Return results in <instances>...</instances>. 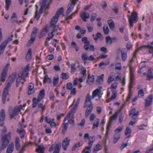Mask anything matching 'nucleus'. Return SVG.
<instances>
[{
  "label": "nucleus",
  "instance_id": "nucleus-1",
  "mask_svg": "<svg viewBox=\"0 0 153 153\" xmlns=\"http://www.w3.org/2000/svg\"><path fill=\"white\" fill-rule=\"evenodd\" d=\"M42 2L41 4H42L39 13H38V7L37 5H36V10L35 13V18L38 20L39 19L41 15L43 13L44 8L47 9L49 4L52 3L53 0H42Z\"/></svg>",
  "mask_w": 153,
  "mask_h": 153
},
{
  "label": "nucleus",
  "instance_id": "nucleus-2",
  "mask_svg": "<svg viewBox=\"0 0 153 153\" xmlns=\"http://www.w3.org/2000/svg\"><path fill=\"white\" fill-rule=\"evenodd\" d=\"M11 135V132H10L2 136L1 140V145L0 147V153L7 148L10 143Z\"/></svg>",
  "mask_w": 153,
  "mask_h": 153
},
{
  "label": "nucleus",
  "instance_id": "nucleus-3",
  "mask_svg": "<svg viewBox=\"0 0 153 153\" xmlns=\"http://www.w3.org/2000/svg\"><path fill=\"white\" fill-rule=\"evenodd\" d=\"M129 18L128 19L129 26L131 29V27L134 26V24L136 23L138 19L137 14L136 12H133L130 16H129Z\"/></svg>",
  "mask_w": 153,
  "mask_h": 153
},
{
  "label": "nucleus",
  "instance_id": "nucleus-4",
  "mask_svg": "<svg viewBox=\"0 0 153 153\" xmlns=\"http://www.w3.org/2000/svg\"><path fill=\"white\" fill-rule=\"evenodd\" d=\"M63 12L64 9L63 7H61L59 9L57 10L55 16H53L51 19L50 23V25H53L56 24L58 20L59 16L63 13Z\"/></svg>",
  "mask_w": 153,
  "mask_h": 153
},
{
  "label": "nucleus",
  "instance_id": "nucleus-5",
  "mask_svg": "<svg viewBox=\"0 0 153 153\" xmlns=\"http://www.w3.org/2000/svg\"><path fill=\"white\" fill-rule=\"evenodd\" d=\"M9 65V64L7 63L2 71L0 77V81L1 82H4L5 81L6 77L8 71V66Z\"/></svg>",
  "mask_w": 153,
  "mask_h": 153
},
{
  "label": "nucleus",
  "instance_id": "nucleus-6",
  "mask_svg": "<svg viewBox=\"0 0 153 153\" xmlns=\"http://www.w3.org/2000/svg\"><path fill=\"white\" fill-rule=\"evenodd\" d=\"M121 51V58L123 61H126L127 57V51L125 48H123L121 50L120 49H118L117 51V54L119 52Z\"/></svg>",
  "mask_w": 153,
  "mask_h": 153
},
{
  "label": "nucleus",
  "instance_id": "nucleus-7",
  "mask_svg": "<svg viewBox=\"0 0 153 153\" xmlns=\"http://www.w3.org/2000/svg\"><path fill=\"white\" fill-rule=\"evenodd\" d=\"M148 48L149 49V53H152V48L151 45V42L148 45H144L141 46L135 51V53H137L139 50H141L143 49Z\"/></svg>",
  "mask_w": 153,
  "mask_h": 153
},
{
  "label": "nucleus",
  "instance_id": "nucleus-8",
  "mask_svg": "<svg viewBox=\"0 0 153 153\" xmlns=\"http://www.w3.org/2000/svg\"><path fill=\"white\" fill-rule=\"evenodd\" d=\"M21 108V107L19 106L15 107L13 111L10 113V115L11 118H13L17 115L19 112L20 111Z\"/></svg>",
  "mask_w": 153,
  "mask_h": 153
},
{
  "label": "nucleus",
  "instance_id": "nucleus-9",
  "mask_svg": "<svg viewBox=\"0 0 153 153\" xmlns=\"http://www.w3.org/2000/svg\"><path fill=\"white\" fill-rule=\"evenodd\" d=\"M5 117V111L2 109L0 112V125L1 126H4V120Z\"/></svg>",
  "mask_w": 153,
  "mask_h": 153
},
{
  "label": "nucleus",
  "instance_id": "nucleus-10",
  "mask_svg": "<svg viewBox=\"0 0 153 153\" xmlns=\"http://www.w3.org/2000/svg\"><path fill=\"white\" fill-rule=\"evenodd\" d=\"M70 140L68 137H67L64 140L62 143V146L64 150H66L67 147L69 145Z\"/></svg>",
  "mask_w": 153,
  "mask_h": 153
},
{
  "label": "nucleus",
  "instance_id": "nucleus-11",
  "mask_svg": "<svg viewBox=\"0 0 153 153\" xmlns=\"http://www.w3.org/2000/svg\"><path fill=\"white\" fill-rule=\"evenodd\" d=\"M152 95H149L145 100V103L146 107H149L152 103Z\"/></svg>",
  "mask_w": 153,
  "mask_h": 153
},
{
  "label": "nucleus",
  "instance_id": "nucleus-12",
  "mask_svg": "<svg viewBox=\"0 0 153 153\" xmlns=\"http://www.w3.org/2000/svg\"><path fill=\"white\" fill-rule=\"evenodd\" d=\"M35 92V90L34 89V85L32 83H30L28 85V94L30 95Z\"/></svg>",
  "mask_w": 153,
  "mask_h": 153
},
{
  "label": "nucleus",
  "instance_id": "nucleus-13",
  "mask_svg": "<svg viewBox=\"0 0 153 153\" xmlns=\"http://www.w3.org/2000/svg\"><path fill=\"white\" fill-rule=\"evenodd\" d=\"M80 17L83 21L86 22V19L90 18V15L89 13L82 12L80 14Z\"/></svg>",
  "mask_w": 153,
  "mask_h": 153
},
{
  "label": "nucleus",
  "instance_id": "nucleus-14",
  "mask_svg": "<svg viewBox=\"0 0 153 153\" xmlns=\"http://www.w3.org/2000/svg\"><path fill=\"white\" fill-rule=\"evenodd\" d=\"M133 82L130 81L129 85V92L128 97L126 100V102H128V100L130 99L131 96V88L132 87V85L133 84Z\"/></svg>",
  "mask_w": 153,
  "mask_h": 153
},
{
  "label": "nucleus",
  "instance_id": "nucleus-15",
  "mask_svg": "<svg viewBox=\"0 0 153 153\" xmlns=\"http://www.w3.org/2000/svg\"><path fill=\"white\" fill-rule=\"evenodd\" d=\"M17 132L20 134L21 138L22 139H23L26 134L25 130L22 128H18L17 129Z\"/></svg>",
  "mask_w": 153,
  "mask_h": 153
},
{
  "label": "nucleus",
  "instance_id": "nucleus-16",
  "mask_svg": "<svg viewBox=\"0 0 153 153\" xmlns=\"http://www.w3.org/2000/svg\"><path fill=\"white\" fill-rule=\"evenodd\" d=\"M77 107L78 106H76V105H75L74 106L73 108L71 109V110L67 115L66 118L64 120L65 121L66 120H68V119L70 118L71 114L73 112H75V111L77 109Z\"/></svg>",
  "mask_w": 153,
  "mask_h": 153
},
{
  "label": "nucleus",
  "instance_id": "nucleus-17",
  "mask_svg": "<svg viewBox=\"0 0 153 153\" xmlns=\"http://www.w3.org/2000/svg\"><path fill=\"white\" fill-rule=\"evenodd\" d=\"M86 70L85 68H83V70L82 71L81 73L82 76L79 78V80L80 82H82L84 80L86 77Z\"/></svg>",
  "mask_w": 153,
  "mask_h": 153
},
{
  "label": "nucleus",
  "instance_id": "nucleus-18",
  "mask_svg": "<svg viewBox=\"0 0 153 153\" xmlns=\"http://www.w3.org/2000/svg\"><path fill=\"white\" fill-rule=\"evenodd\" d=\"M8 147L6 150V153H12L14 149V144L13 142L8 145Z\"/></svg>",
  "mask_w": 153,
  "mask_h": 153
},
{
  "label": "nucleus",
  "instance_id": "nucleus-19",
  "mask_svg": "<svg viewBox=\"0 0 153 153\" xmlns=\"http://www.w3.org/2000/svg\"><path fill=\"white\" fill-rule=\"evenodd\" d=\"M119 113V112H118L117 111L111 117L110 120L108 125V127L111 125L112 120H116L117 118V115Z\"/></svg>",
  "mask_w": 153,
  "mask_h": 153
},
{
  "label": "nucleus",
  "instance_id": "nucleus-20",
  "mask_svg": "<svg viewBox=\"0 0 153 153\" xmlns=\"http://www.w3.org/2000/svg\"><path fill=\"white\" fill-rule=\"evenodd\" d=\"M91 97L90 94H88L86 97L85 102L84 105V108H85L88 105V102L91 103Z\"/></svg>",
  "mask_w": 153,
  "mask_h": 153
},
{
  "label": "nucleus",
  "instance_id": "nucleus-21",
  "mask_svg": "<svg viewBox=\"0 0 153 153\" xmlns=\"http://www.w3.org/2000/svg\"><path fill=\"white\" fill-rule=\"evenodd\" d=\"M17 18V14L15 13H13L12 14L11 18V22L12 24L18 23V20Z\"/></svg>",
  "mask_w": 153,
  "mask_h": 153
},
{
  "label": "nucleus",
  "instance_id": "nucleus-22",
  "mask_svg": "<svg viewBox=\"0 0 153 153\" xmlns=\"http://www.w3.org/2000/svg\"><path fill=\"white\" fill-rule=\"evenodd\" d=\"M29 65V64H28L25 68L22 74V76H23L25 74V77H27V76L28 74V72H29L30 70Z\"/></svg>",
  "mask_w": 153,
  "mask_h": 153
},
{
  "label": "nucleus",
  "instance_id": "nucleus-23",
  "mask_svg": "<svg viewBox=\"0 0 153 153\" xmlns=\"http://www.w3.org/2000/svg\"><path fill=\"white\" fill-rule=\"evenodd\" d=\"M16 74H17L16 73H14L11 75L10 76L7 82H8L12 84L15 80Z\"/></svg>",
  "mask_w": 153,
  "mask_h": 153
},
{
  "label": "nucleus",
  "instance_id": "nucleus-24",
  "mask_svg": "<svg viewBox=\"0 0 153 153\" xmlns=\"http://www.w3.org/2000/svg\"><path fill=\"white\" fill-rule=\"evenodd\" d=\"M104 77V74H102L100 76H98L96 81L97 84L98 85L102 84L103 82Z\"/></svg>",
  "mask_w": 153,
  "mask_h": 153
},
{
  "label": "nucleus",
  "instance_id": "nucleus-25",
  "mask_svg": "<svg viewBox=\"0 0 153 153\" xmlns=\"http://www.w3.org/2000/svg\"><path fill=\"white\" fill-rule=\"evenodd\" d=\"M115 78V73H111L108 76L107 82L108 84L111 83L114 80Z\"/></svg>",
  "mask_w": 153,
  "mask_h": 153
},
{
  "label": "nucleus",
  "instance_id": "nucleus-26",
  "mask_svg": "<svg viewBox=\"0 0 153 153\" xmlns=\"http://www.w3.org/2000/svg\"><path fill=\"white\" fill-rule=\"evenodd\" d=\"M21 146L20 139L19 137H16L15 141V148L16 150H18Z\"/></svg>",
  "mask_w": 153,
  "mask_h": 153
},
{
  "label": "nucleus",
  "instance_id": "nucleus-27",
  "mask_svg": "<svg viewBox=\"0 0 153 153\" xmlns=\"http://www.w3.org/2000/svg\"><path fill=\"white\" fill-rule=\"evenodd\" d=\"M45 149L44 146L42 145H39L38 148L36 150V152L38 153H44Z\"/></svg>",
  "mask_w": 153,
  "mask_h": 153
},
{
  "label": "nucleus",
  "instance_id": "nucleus-28",
  "mask_svg": "<svg viewBox=\"0 0 153 153\" xmlns=\"http://www.w3.org/2000/svg\"><path fill=\"white\" fill-rule=\"evenodd\" d=\"M93 104H91L90 105H89L88 107H87L85 112V116L86 117L88 116L92 111L93 108Z\"/></svg>",
  "mask_w": 153,
  "mask_h": 153
},
{
  "label": "nucleus",
  "instance_id": "nucleus-29",
  "mask_svg": "<svg viewBox=\"0 0 153 153\" xmlns=\"http://www.w3.org/2000/svg\"><path fill=\"white\" fill-rule=\"evenodd\" d=\"M100 91V90L98 89H97L94 90L92 93V98L94 99L97 96L99 95Z\"/></svg>",
  "mask_w": 153,
  "mask_h": 153
},
{
  "label": "nucleus",
  "instance_id": "nucleus-30",
  "mask_svg": "<svg viewBox=\"0 0 153 153\" xmlns=\"http://www.w3.org/2000/svg\"><path fill=\"white\" fill-rule=\"evenodd\" d=\"M7 95H8V92H7V91H3L2 98V101L3 104L5 103Z\"/></svg>",
  "mask_w": 153,
  "mask_h": 153
},
{
  "label": "nucleus",
  "instance_id": "nucleus-31",
  "mask_svg": "<svg viewBox=\"0 0 153 153\" xmlns=\"http://www.w3.org/2000/svg\"><path fill=\"white\" fill-rule=\"evenodd\" d=\"M52 82V80L51 79L49 78L48 75H46L45 76L43 80L44 83H48L50 84Z\"/></svg>",
  "mask_w": 153,
  "mask_h": 153
},
{
  "label": "nucleus",
  "instance_id": "nucleus-32",
  "mask_svg": "<svg viewBox=\"0 0 153 153\" xmlns=\"http://www.w3.org/2000/svg\"><path fill=\"white\" fill-rule=\"evenodd\" d=\"M92 36L93 39L96 41H97L99 39H101L102 37V34L99 32L97 33L95 35L93 34Z\"/></svg>",
  "mask_w": 153,
  "mask_h": 153
},
{
  "label": "nucleus",
  "instance_id": "nucleus-33",
  "mask_svg": "<svg viewBox=\"0 0 153 153\" xmlns=\"http://www.w3.org/2000/svg\"><path fill=\"white\" fill-rule=\"evenodd\" d=\"M100 120L98 119H97L95 120L93 123V126L92 127L93 129H94L95 128H97L98 127L100 123Z\"/></svg>",
  "mask_w": 153,
  "mask_h": 153
},
{
  "label": "nucleus",
  "instance_id": "nucleus-34",
  "mask_svg": "<svg viewBox=\"0 0 153 153\" xmlns=\"http://www.w3.org/2000/svg\"><path fill=\"white\" fill-rule=\"evenodd\" d=\"M45 90L44 89H41L39 93L38 97L41 98V99H43L45 97Z\"/></svg>",
  "mask_w": 153,
  "mask_h": 153
},
{
  "label": "nucleus",
  "instance_id": "nucleus-35",
  "mask_svg": "<svg viewBox=\"0 0 153 153\" xmlns=\"http://www.w3.org/2000/svg\"><path fill=\"white\" fill-rule=\"evenodd\" d=\"M94 75L90 76H88V79L87 81V82L89 84H91L94 81Z\"/></svg>",
  "mask_w": 153,
  "mask_h": 153
},
{
  "label": "nucleus",
  "instance_id": "nucleus-36",
  "mask_svg": "<svg viewBox=\"0 0 153 153\" xmlns=\"http://www.w3.org/2000/svg\"><path fill=\"white\" fill-rule=\"evenodd\" d=\"M59 80V77L57 75H55L53 78V85L54 86H56L58 83Z\"/></svg>",
  "mask_w": 153,
  "mask_h": 153
},
{
  "label": "nucleus",
  "instance_id": "nucleus-37",
  "mask_svg": "<svg viewBox=\"0 0 153 153\" xmlns=\"http://www.w3.org/2000/svg\"><path fill=\"white\" fill-rule=\"evenodd\" d=\"M18 77L16 78V87H18L19 86L21 82V80L23 77V76H22V75L21 76L19 75H18Z\"/></svg>",
  "mask_w": 153,
  "mask_h": 153
},
{
  "label": "nucleus",
  "instance_id": "nucleus-38",
  "mask_svg": "<svg viewBox=\"0 0 153 153\" xmlns=\"http://www.w3.org/2000/svg\"><path fill=\"white\" fill-rule=\"evenodd\" d=\"M120 137V134H115L113 140V143L114 144H116Z\"/></svg>",
  "mask_w": 153,
  "mask_h": 153
},
{
  "label": "nucleus",
  "instance_id": "nucleus-39",
  "mask_svg": "<svg viewBox=\"0 0 153 153\" xmlns=\"http://www.w3.org/2000/svg\"><path fill=\"white\" fill-rule=\"evenodd\" d=\"M5 8L6 10H8L9 9V7L11 3V0H5Z\"/></svg>",
  "mask_w": 153,
  "mask_h": 153
},
{
  "label": "nucleus",
  "instance_id": "nucleus-40",
  "mask_svg": "<svg viewBox=\"0 0 153 153\" xmlns=\"http://www.w3.org/2000/svg\"><path fill=\"white\" fill-rule=\"evenodd\" d=\"M91 147L86 146L85 148L84 149L82 153H90L91 151Z\"/></svg>",
  "mask_w": 153,
  "mask_h": 153
},
{
  "label": "nucleus",
  "instance_id": "nucleus-41",
  "mask_svg": "<svg viewBox=\"0 0 153 153\" xmlns=\"http://www.w3.org/2000/svg\"><path fill=\"white\" fill-rule=\"evenodd\" d=\"M81 58L82 60L85 63L86 62L87 60L88 59V55L87 53H83L82 55Z\"/></svg>",
  "mask_w": 153,
  "mask_h": 153
},
{
  "label": "nucleus",
  "instance_id": "nucleus-42",
  "mask_svg": "<svg viewBox=\"0 0 153 153\" xmlns=\"http://www.w3.org/2000/svg\"><path fill=\"white\" fill-rule=\"evenodd\" d=\"M108 25L111 29L113 28L114 27V23L112 19H110L108 21Z\"/></svg>",
  "mask_w": 153,
  "mask_h": 153
},
{
  "label": "nucleus",
  "instance_id": "nucleus-43",
  "mask_svg": "<svg viewBox=\"0 0 153 153\" xmlns=\"http://www.w3.org/2000/svg\"><path fill=\"white\" fill-rule=\"evenodd\" d=\"M131 131L130 128L128 127H127L125 131V135L127 136L128 137H129L131 136Z\"/></svg>",
  "mask_w": 153,
  "mask_h": 153
},
{
  "label": "nucleus",
  "instance_id": "nucleus-44",
  "mask_svg": "<svg viewBox=\"0 0 153 153\" xmlns=\"http://www.w3.org/2000/svg\"><path fill=\"white\" fill-rule=\"evenodd\" d=\"M6 45L2 43L0 46V55L3 53Z\"/></svg>",
  "mask_w": 153,
  "mask_h": 153
},
{
  "label": "nucleus",
  "instance_id": "nucleus-45",
  "mask_svg": "<svg viewBox=\"0 0 153 153\" xmlns=\"http://www.w3.org/2000/svg\"><path fill=\"white\" fill-rule=\"evenodd\" d=\"M94 140V136L90 137L89 139L88 146L91 147Z\"/></svg>",
  "mask_w": 153,
  "mask_h": 153
},
{
  "label": "nucleus",
  "instance_id": "nucleus-46",
  "mask_svg": "<svg viewBox=\"0 0 153 153\" xmlns=\"http://www.w3.org/2000/svg\"><path fill=\"white\" fill-rule=\"evenodd\" d=\"M32 55V51L31 49H29L28 50L27 54L26 56V58L27 59L29 60L31 59Z\"/></svg>",
  "mask_w": 153,
  "mask_h": 153
},
{
  "label": "nucleus",
  "instance_id": "nucleus-47",
  "mask_svg": "<svg viewBox=\"0 0 153 153\" xmlns=\"http://www.w3.org/2000/svg\"><path fill=\"white\" fill-rule=\"evenodd\" d=\"M61 146L60 144H57L53 153H59L60 150Z\"/></svg>",
  "mask_w": 153,
  "mask_h": 153
},
{
  "label": "nucleus",
  "instance_id": "nucleus-48",
  "mask_svg": "<svg viewBox=\"0 0 153 153\" xmlns=\"http://www.w3.org/2000/svg\"><path fill=\"white\" fill-rule=\"evenodd\" d=\"M13 37V35H12L11 36V37H9L7 38V39H6L4 40V41H3L2 43H4V44L6 45H7V44L8 43V42L11 41L12 40V38Z\"/></svg>",
  "mask_w": 153,
  "mask_h": 153
},
{
  "label": "nucleus",
  "instance_id": "nucleus-49",
  "mask_svg": "<svg viewBox=\"0 0 153 153\" xmlns=\"http://www.w3.org/2000/svg\"><path fill=\"white\" fill-rule=\"evenodd\" d=\"M106 41L108 45H111L112 43V39L109 36H108L105 38Z\"/></svg>",
  "mask_w": 153,
  "mask_h": 153
},
{
  "label": "nucleus",
  "instance_id": "nucleus-50",
  "mask_svg": "<svg viewBox=\"0 0 153 153\" xmlns=\"http://www.w3.org/2000/svg\"><path fill=\"white\" fill-rule=\"evenodd\" d=\"M61 77L64 79H68L69 78V75L66 73H63L61 75Z\"/></svg>",
  "mask_w": 153,
  "mask_h": 153
},
{
  "label": "nucleus",
  "instance_id": "nucleus-51",
  "mask_svg": "<svg viewBox=\"0 0 153 153\" xmlns=\"http://www.w3.org/2000/svg\"><path fill=\"white\" fill-rule=\"evenodd\" d=\"M123 127L121 126H119L115 130V134H120V132L123 129Z\"/></svg>",
  "mask_w": 153,
  "mask_h": 153
},
{
  "label": "nucleus",
  "instance_id": "nucleus-52",
  "mask_svg": "<svg viewBox=\"0 0 153 153\" xmlns=\"http://www.w3.org/2000/svg\"><path fill=\"white\" fill-rule=\"evenodd\" d=\"M102 146L99 143L97 144L94 148V150L97 151H99L102 149Z\"/></svg>",
  "mask_w": 153,
  "mask_h": 153
},
{
  "label": "nucleus",
  "instance_id": "nucleus-53",
  "mask_svg": "<svg viewBox=\"0 0 153 153\" xmlns=\"http://www.w3.org/2000/svg\"><path fill=\"white\" fill-rule=\"evenodd\" d=\"M38 31V29L36 27H34L33 28V31L31 35L36 36V34Z\"/></svg>",
  "mask_w": 153,
  "mask_h": 153
},
{
  "label": "nucleus",
  "instance_id": "nucleus-54",
  "mask_svg": "<svg viewBox=\"0 0 153 153\" xmlns=\"http://www.w3.org/2000/svg\"><path fill=\"white\" fill-rule=\"evenodd\" d=\"M130 81L133 82L134 79V75L133 71L131 70V66H130Z\"/></svg>",
  "mask_w": 153,
  "mask_h": 153
},
{
  "label": "nucleus",
  "instance_id": "nucleus-55",
  "mask_svg": "<svg viewBox=\"0 0 153 153\" xmlns=\"http://www.w3.org/2000/svg\"><path fill=\"white\" fill-rule=\"evenodd\" d=\"M144 96V93L143 89H140L138 92V96L139 97H142Z\"/></svg>",
  "mask_w": 153,
  "mask_h": 153
},
{
  "label": "nucleus",
  "instance_id": "nucleus-56",
  "mask_svg": "<svg viewBox=\"0 0 153 153\" xmlns=\"http://www.w3.org/2000/svg\"><path fill=\"white\" fill-rule=\"evenodd\" d=\"M82 41L85 44H90V42L87 37H83L82 38Z\"/></svg>",
  "mask_w": 153,
  "mask_h": 153
},
{
  "label": "nucleus",
  "instance_id": "nucleus-57",
  "mask_svg": "<svg viewBox=\"0 0 153 153\" xmlns=\"http://www.w3.org/2000/svg\"><path fill=\"white\" fill-rule=\"evenodd\" d=\"M71 46L75 48L76 51H78L79 50V48L77 45L76 44L75 42H72L71 44Z\"/></svg>",
  "mask_w": 153,
  "mask_h": 153
},
{
  "label": "nucleus",
  "instance_id": "nucleus-58",
  "mask_svg": "<svg viewBox=\"0 0 153 153\" xmlns=\"http://www.w3.org/2000/svg\"><path fill=\"white\" fill-rule=\"evenodd\" d=\"M103 30L104 33L105 34L107 35L108 34L109 30L108 27L107 26L105 25L104 26Z\"/></svg>",
  "mask_w": 153,
  "mask_h": 153
},
{
  "label": "nucleus",
  "instance_id": "nucleus-59",
  "mask_svg": "<svg viewBox=\"0 0 153 153\" xmlns=\"http://www.w3.org/2000/svg\"><path fill=\"white\" fill-rule=\"evenodd\" d=\"M124 117V115L123 113H121L119 116V122L121 123L123 121Z\"/></svg>",
  "mask_w": 153,
  "mask_h": 153
},
{
  "label": "nucleus",
  "instance_id": "nucleus-60",
  "mask_svg": "<svg viewBox=\"0 0 153 153\" xmlns=\"http://www.w3.org/2000/svg\"><path fill=\"white\" fill-rule=\"evenodd\" d=\"M12 83L8 82L7 83L6 85V87H5L3 91H7V92H8V89L9 88L10 86Z\"/></svg>",
  "mask_w": 153,
  "mask_h": 153
},
{
  "label": "nucleus",
  "instance_id": "nucleus-61",
  "mask_svg": "<svg viewBox=\"0 0 153 153\" xmlns=\"http://www.w3.org/2000/svg\"><path fill=\"white\" fill-rule=\"evenodd\" d=\"M68 124V123H66L64 124L62 128V131L63 132H65L67 129Z\"/></svg>",
  "mask_w": 153,
  "mask_h": 153
},
{
  "label": "nucleus",
  "instance_id": "nucleus-62",
  "mask_svg": "<svg viewBox=\"0 0 153 153\" xmlns=\"http://www.w3.org/2000/svg\"><path fill=\"white\" fill-rule=\"evenodd\" d=\"M122 69L121 64L120 62L117 63L116 64L115 69L118 70H121Z\"/></svg>",
  "mask_w": 153,
  "mask_h": 153
},
{
  "label": "nucleus",
  "instance_id": "nucleus-63",
  "mask_svg": "<svg viewBox=\"0 0 153 153\" xmlns=\"http://www.w3.org/2000/svg\"><path fill=\"white\" fill-rule=\"evenodd\" d=\"M28 144H25L24 146H22L20 149L19 153H24L25 150V148L27 146Z\"/></svg>",
  "mask_w": 153,
  "mask_h": 153
},
{
  "label": "nucleus",
  "instance_id": "nucleus-64",
  "mask_svg": "<svg viewBox=\"0 0 153 153\" xmlns=\"http://www.w3.org/2000/svg\"><path fill=\"white\" fill-rule=\"evenodd\" d=\"M97 16V14L96 13H93L91 15V22H93L96 19Z\"/></svg>",
  "mask_w": 153,
  "mask_h": 153
}]
</instances>
